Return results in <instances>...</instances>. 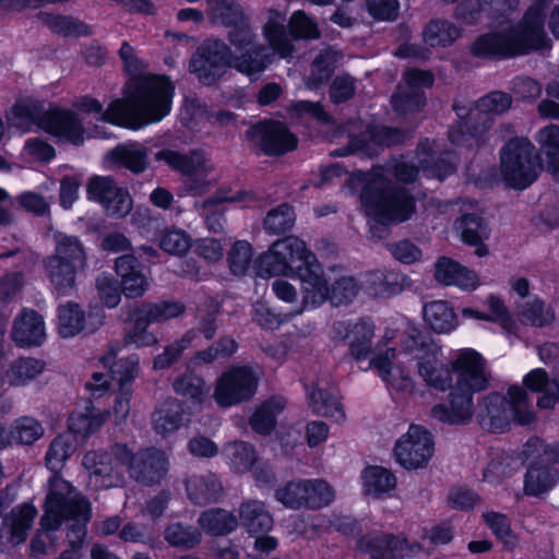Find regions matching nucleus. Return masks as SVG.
I'll return each mask as SVG.
<instances>
[{
	"label": "nucleus",
	"mask_w": 559,
	"mask_h": 559,
	"mask_svg": "<svg viewBox=\"0 0 559 559\" xmlns=\"http://www.w3.org/2000/svg\"><path fill=\"white\" fill-rule=\"evenodd\" d=\"M187 420L183 403L168 399L159 404L152 415L154 429L159 435H167L179 429Z\"/></svg>",
	"instance_id": "c85d7f7f"
},
{
	"label": "nucleus",
	"mask_w": 559,
	"mask_h": 559,
	"mask_svg": "<svg viewBox=\"0 0 559 559\" xmlns=\"http://www.w3.org/2000/svg\"><path fill=\"white\" fill-rule=\"evenodd\" d=\"M75 450L76 441L71 433H61L51 441L45 457L47 467L53 473L49 484L55 477L61 478L58 473Z\"/></svg>",
	"instance_id": "a19ab883"
},
{
	"label": "nucleus",
	"mask_w": 559,
	"mask_h": 559,
	"mask_svg": "<svg viewBox=\"0 0 559 559\" xmlns=\"http://www.w3.org/2000/svg\"><path fill=\"white\" fill-rule=\"evenodd\" d=\"M542 151L546 157L547 169L559 174V126L551 124L540 131Z\"/></svg>",
	"instance_id": "69168bd1"
},
{
	"label": "nucleus",
	"mask_w": 559,
	"mask_h": 559,
	"mask_svg": "<svg viewBox=\"0 0 559 559\" xmlns=\"http://www.w3.org/2000/svg\"><path fill=\"white\" fill-rule=\"evenodd\" d=\"M7 120L11 127L22 131L36 124L74 145H81L84 142V128L76 114L60 109L45 110L38 102L29 99L17 102L7 114Z\"/></svg>",
	"instance_id": "20e7f679"
},
{
	"label": "nucleus",
	"mask_w": 559,
	"mask_h": 559,
	"mask_svg": "<svg viewBox=\"0 0 559 559\" xmlns=\"http://www.w3.org/2000/svg\"><path fill=\"white\" fill-rule=\"evenodd\" d=\"M543 11L542 4L536 3L525 13L520 26L510 34L488 33L478 36L471 46V53L483 59H507L547 47Z\"/></svg>",
	"instance_id": "f03ea898"
},
{
	"label": "nucleus",
	"mask_w": 559,
	"mask_h": 559,
	"mask_svg": "<svg viewBox=\"0 0 559 559\" xmlns=\"http://www.w3.org/2000/svg\"><path fill=\"white\" fill-rule=\"evenodd\" d=\"M285 13L270 8L266 11V22L263 25V36L273 51L282 58L290 57L295 50L294 44L285 29Z\"/></svg>",
	"instance_id": "cd10ccee"
},
{
	"label": "nucleus",
	"mask_w": 559,
	"mask_h": 559,
	"mask_svg": "<svg viewBox=\"0 0 559 559\" xmlns=\"http://www.w3.org/2000/svg\"><path fill=\"white\" fill-rule=\"evenodd\" d=\"M231 49L221 39L204 41L190 59V71L204 85L214 84L230 67Z\"/></svg>",
	"instance_id": "9b49d317"
},
{
	"label": "nucleus",
	"mask_w": 559,
	"mask_h": 559,
	"mask_svg": "<svg viewBox=\"0 0 559 559\" xmlns=\"http://www.w3.org/2000/svg\"><path fill=\"white\" fill-rule=\"evenodd\" d=\"M198 524L206 534L224 536L234 532L239 521L234 513L225 509L212 508L200 514Z\"/></svg>",
	"instance_id": "e433bc0d"
},
{
	"label": "nucleus",
	"mask_w": 559,
	"mask_h": 559,
	"mask_svg": "<svg viewBox=\"0 0 559 559\" xmlns=\"http://www.w3.org/2000/svg\"><path fill=\"white\" fill-rule=\"evenodd\" d=\"M364 483L369 493L379 495L392 490L396 485V478L383 467L371 466L364 472Z\"/></svg>",
	"instance_id": "338daca9"
},
{
	"label": "nucleus",
	"mask_w": 559,
	"mask_h": 559,
	"mask_svg": "<svg viewBox=\"0 0 559 559\" xmlns=\"http://www.w3.org/2000/svg\"><path fill=\"white\" fill-rule=\"evenodd\" d=\"M258 380L249 367L230 368L217 379L213 397L221 407L240 404L254 395Z\"/></svg>",
	"instance_id": "f8f14e48"
},
{
	"label": "nucleus",
	"mask_w": 559,
	"mask_h": 559,
	"mask_svg": "<svg viewBox=\"0 0 559 559\" xmlns=\"http://www.w3.org/2000/svg\"><path fill=\"white\" fill-rule=\"evenodd\" d=\"M85 323L84 312L78 304L69 302L59 307L58 331L62 337H72L80 333Z\"/></svg>",
	"instance_id": "bf43d9fd"
},
{
	"label": "nucleus",
	"mask_w": 559,
	"mask_h": 559,
	"mask_svg": "<svg viewBox=\"0 0 559 559\" xmlns=\"http://www.w3.org/2000/svg\"><path fill=\"white\" fill-rule=\"evenodd\" d=\"M438 349L435 353H429L427 357L419 356L418 372L420 377L431 386L439 391L451 389L452 383V368H444L438 366L437 358Z\"/></svg>",
	"instance_id": "4c0bfd02"
},
{
	"label": "nucleus",
	"mask_w": 559,
	"mask_h": 559,
	"mask_svg": "<svg viewBox=\"0 0 559 559\" xmlns=\"http://www.w3.org/2000/svg\"><path fill=\"white\" fill-rule=\"evenodd\" d=\"M91 519L88 500L63 478L55 477L40 519L44 531H56L66 520H74L67 534L69 548L80 550L86 534L85 524Z\"/></svg>",
	"instance_id": "7ed1b4c3"
},
{
	"label": "nucleus",
	"mask_w": 559,
	"mask_h": 559,
	"mask_svg": "<svg viewBox=\"0 0 559 559\" xmlns=\"http://www.w3.org/2000/svg\"><path fill=\"white\" fill-rule=\"evenodd\" d=\"M507 408L510 419L519 425H530L535 421V414L528 394L524 388L512 385L508 391Z\"/></svg>",
	"instance_id": "49530a36"
},
{
	"label": "nucleus",
	"mask_w": 559,
	"mask_h": 559,
	"mask_svg": "<svg viewBox=\"0 0 559 559\" xmlns=\"http://www.w3.org/2000/svg\"><path fill=\"white\" fill-rule=\"evenodd\" d=\"M164 537L174 547L190 549L201 543L202 535L195 526L177 522L165 528Z\"/></svg>",
	"instance_id": "6e6d98bb"
},
{
	"label": "nucleus",
	"mask_w": 559,
	"mask_h": 559,
	"mask_svg": "<svg viewBox=\"0 0 559 559\" xmlns=\"http://www.w3.org/2000/svg\"><path fill=\"white\" fill-rule=\"evenodd\" d=\"M309 406L317 415L333 418L335 421H341L345 417L337 396L328 390L313 386L309 393Z\"/></svg>",
	"instance_id": "a18cd8bd"
},
{
	"label": "nucleus",
	"mask_w": 559,
	"mask_h": 559,
	"mask_svg": "<svg viewBox=\"0 0 559 559\" xmlns=\"http://www.w3.org/2000/svg\"><path fill=\"white\" fill-rule=\"evenodd\" d=\"M401 540L392 535L378 534L367 543L371 559H396Z\"/></svg>",
	"instance_id": "774afa93"
},
{
	"label": "nucleus",
	"mask_w": 559,
	"mask_h": 559,
	"mask_svg": "<svg viewBox=\"0 0 559 559\" xmlns=\"http://www.w3.org/2000/svg\"><path fill=\"white\" fill-rule=\"evenodd\" d=\"M112 455L118 462L128 466L132 479L145 486L158 484L168 471L165 453L154 447L131 453L126 444H115Z\"/></svg>",
	"instance_id": "9d476101"
},
{
	"label": "nucleus",
	"mask_w": 559,
	"mask_h": 559,
	"mask_svg": "<svg viewBox=\"0 0 559 559\" xmlns=\"http://www.w3.org/2000/svg\"><path fill=\"white\" fill-rule=\"evenodd\" d=\"M557 478V471L548 466H531L525 475L524 491L530 496H538L549 490Z\"/></svg>",
	"instance_id": "5fc2aeb1"
},
{
	"label": "nucleus",
	"mask_w": 559,
	"mask_h": 559,
	"mask_svg": "<svg viewBox=\"0 0 559 559\" xmlns=\"http://www.w3.org/2000/svg\"><path fill=\"white\" fill-rule=\"evenodd\" d=\"M359 285L354 276L344 275L336 278L329 286V301L332 306L340 307L350 304L358 295Z\"/></svg>",
	"instance_id": "e2e57ef3"
},
{
	"label": "nucleus",
	"mask_w": 559,
	"mask_h": 559,
	"mask_svg": "<svg viewBox=\"0 0 559 559\" xmlns=\"http://www.w3.org/2000/svg\"><path fill=\"white\" fill-rule=\"evenodd\" d=\"M314 255L297 237L288 236L272 243L257 260V274L261 277L297 275Z\"/></svg>",
	"instance_id": "0eeeda50"
},
{
	"label": "nucleus",
	"mask_w": 559,
	"mask_h": 559,
	"mask_svg": "<svg viewBox=\"0 0 559 559\" xmlns=\"http://www.w3.org/2000/svg\"><path fill=\"white\" fill-rule=\"evenodd\" d=\"M148 150L140 143L118 145L107 154L114 164L131 170L133 174L143 173L148 165Z\"/></svg>",
	"instance_id": "72a5a7b5"
},
{
	"label": "nucleus",
	"mask_w": 559,
	"mask_h": 559,
	"mask_svg": "<svg viewBox=\"0 0 559 559\" xmlns=\"http://www.w3.org/2000/svg\"><path fill=\"white\" fill-rule=\"evenodd\" d=\"M435 451L432 435L423 426L412 425L396 442V461L406 469L424 468Z\"/></svg>",
	"instance_id": "ddd939ff"
},
{
	"label": "nucleus",
	"mask_w": 559,
	"mask_h": 559,
	"mask_svg": "<svg viewBox=\"0 0 559 559\" xmlns=\"http://www.w3.org/2000/svg\"><path fill=\"white\" fill-rule=\"evenodd\" d=\"M435 277L441 284L455 285L466 290H473L479 285L475 272L447 257L438 259L435 266Z\"/></svg>",
	"instance_id": "bb28decb"
},
{
	"label": "nucleus",
	"mask_w": 559,
	"mask_h": 559,
	"mask_svg": "<svg viewBox=\"0 0 559 559\" xmlns=\"http://www.w3.org/2000/svg\"><path fill=\"white\" fill-rule=\"evenodd\" d=\"M53 239L55 251L50 255L83 272L87 265V257L82 241L76 236L63 233H56Z\"/></svg>",
	"instance_id": "7c9ffc66"
},
{
	"label": "nucleus",
	"mask_w": 559,
	"mask_h": 559,
	"mask_svg": "<svg viewBox=\"0 0 559 559\" xmlns=\"http://www.w3.org/2000/svg\"><path fill=\"white\" fill-rule=\"evenodd\" d=\"M403 80L391 96V104L397 115L405 117L425 106L424 88L432 85L433 76L429 71L409 69L405 71Z\"/></svg>",
	"instance_id": "4468645a"
},
{
	"label": "nucleus",
	"mask_w": 559,
	"mask_h": 559,
	"mask_svg": "<svg viewBox=\"0 0 559 559\" xmlns=\"http://www.w3.org/2000/svg\"><path fill=\"white\" fill-rule=\"evenodd\" d=\"M154 157L157 162H164L181 175V190L185 193L199 197L206 193L217 182L213 177L215 167L202 151L192 150L181 153L164 148L155 153Z\"/></svg>",
	"instance_id": "39448f33"
},
{
	"label": "nucleus",
	"mask_w": 559,
	"mask_h": 559,
	"mask_svg": "<svg viewBox=\"0 0 559 559\" xmlns=\"http://www.w3.org/2000/svg\"><path fill=\"white\" fill-rule=\"evenodd\" d=\"M43 265L55 292L58 295H68L75 287L76 274L81 271L73 265L61 262L56 257L48 255Z\"/></svg>",
	"instance_id": "f704fd0d"
},
{
	"label": "nucleus",
	"mask_w": 559,
	"mask_h": 559,
	"mask_svg": "<svg viewBox=\"0 0 559 559\" xmlns=\"http://www.w3.org/2000/svg\"><path fill=\"white\" fill-rule=\"evenodd\" d=\"M361 201L367 214L380 223L404 222L415 212L414 198L404 188L384 180L368 183Z\"/></svg>",
	"instance_id": "423d86ee"
},
{
	"label": "nucleus",
	"mask_w": 559,
	"mask_h": 559,
	"mask_svg": "<svg viewBox=\"0 0 559 559\" xmlns=\"http://www.w3.org/2000/svg\"><path fill=\"white\" fill-rule=\"evenodd\" d=\"M45 369V361L32 357L14 360L5 371V379L11 385H21L36 378Z\"/></svg>",
	"instance_id": "8fccbe9b"
},
{
	"label": "nucleus",
	"mask_w": 559,
	"mask_h": 559,
	"mask_svg": "<svg viewBox=\"0 0 559 559\" xmlns=\"http://www.w3.org/2000/svg\"><path fill=\"white\" fill-rule=\"evenodd\" d=\"M253 199L246 191H239L234 195H227L224 189L216 190L210 198L195 203V207L202 210V214L205 219L206 227L214 234H221L224 231L225 219V207L224 203H236Z\"/></svg>",
	"instance_id": "4be33fe9"
},
{
	"label": "nucleus",
	"mask_w": 559,
	"mask_h": 559,
	"mask_svg": "<svg viewBox=\"0 0 559 559\" xmlns=\"http://www.w3.org/2000/svg\"><path fill=\"white\" fill-rule=\"evenodd\" d=\"M493 122L492 116L475 105V108L467 112L465 120L459 121L450 129L449 139L456 145L473 146V142L478 143L479 139L491 129Z\"/></svg>",
	"instance_id": "412c9836"
},
{
	"label": "nucleus",
	"mask_w": 559,
	"mask_h": 559,
	"mask_svg": "<svg viewBox=\"0 0 559 559\" xmlns=\"http://www.w3.org/2000/svg\"><path fill=\"white\" fill-rule=\"evenodd\" d=\"M373 325L368 321L360 320L353 324L346 333L350 355L357 359H365L369 356L372 347Z\"/></svg>",
	"instance_id": "c03bdc74"
},
{
	"label": "nucleus",
	"mask_w": 559,
	"mask_h": 559,
	"mask_svg": "<svg viewBox=\"0 0 559 559\" xmlns=\"http://www.w3.org/2000/svg\"><path fill=\"white\" fill-rule=\"evenodd\" d=\"M477 420L481 428L487 431H504L510 425L507 397L496 392L485 396L478 406Z\"/></svg>",
	"instance_id": "b1692460"
},
{
	"label": "nucleus",
	"mask_w": 559,
	"mask_h": 559,
	"mask_svg": "<svg viewBox=\"0 0 559 559\" xmlns=\"http://www.w3.org/2000/svg\"><path fill=\"white\" fill-rule=\"evenodd\" d=\"M519 316L522 323L538 328L549 325L555 320L554 310L538 298L527 301Z\"/></svg>",
	"instance_id": "680f3d73"
},
{
	"label": "nucleus",
	"mask_w": 559,
	"mask_h": 559,
	"mask_svg": "<svg viewBox=\"0 0 559 559\" xmlns=\"http://www.w3.org/2000/svg\"><path fill=\"white\" fill-rule=\"evenodd\" d=\"M476 392L466 388L459 390L454 384L449 394V406L443 403L435 405L430 411L431 417L449 425L468 424L474 414L473 395Z\"/></svg>",
	"instance_id": "6ab92c4d"
},
{
	"label": "nucleus",
	"mask_w": 559,
	"mask_h": 559,
	"mask_svg": "<svg viewBox=\"0 0 559 559\" xmlns=\"http://www.w3.org/2000/svg\"><path fill=\"white\" fill-rule=\"evenodd\" d=\"M240 524L252 535L265 534L273 526V518L263 502L248 500L239 507Z\"/></svg>",
	"instance_id": "473e14b6"
},
{
	"label": "nucleus",
	"mask_w": 559,
	"mask_h": 559,
	"mask_svg": "<svg viewBox=\"0 0 559 559\" xmlns=\"http://www.w3.org/2000/svg\"><path fill=\"white\" fill-rule=\"evenodd\" d=\"M90 195L98 201L108 216L122 218L132 210V199L110 177H95L87 186Z\"/></svg>",
	"instance_id": "f3484780"
},
{
	"label": "nucleus",
	"mask_w": 559,
	"mask_h": 559,
	"mask_svg": "<svg viewBox=\"0 0 559 559\" xmlns=\"http://www.w3.org/2000/svg\"><path fill=\"white\" fill-rule=\"evenodd\" d=\"M294 209L283 203L267 212L263 227L271 235H280L290 230L295 224Z\"/></svg>",
	"instance_id": "13d9d810"
},
{
	"label": "nucleus",
	"mask_w": 559,
	"mask_h": 559,
	"mask_svg": "<svg viewBox=\"0 0 559 559\" xmlns=\"http://www.w3.org/2000/svg\"><path fill=\"white\" fill-rule=\"evenodd\" d=\"M107 420V415L91 411L87 414L76 413L69 418V432L74 437L86 438L97 431Z\"/></svg>",
	"instance_id": "4d7b16f0"
},
{
	"label": "nucleus",
	"mask_w": 559,
	"mask_h": 559,
	"mask_svg": "<svg viewBox=\"0 0 559 559\" xmlns=\"http://www.w3.org/2000/svg\"><path fill=\"white\" fill-rule=\"evenodd\" d=\"M500 162L503 179L512 188L525 189L537 178L538 156L527 139H511L501 150Z\"/></svg>",
	"instance_id": "6e6552de"
},
{
	"label": "nucleus",
	"mask_w": 559,
	"mask_h": 559,
	"mask_svg": "<svg viewBox=\"0 0 559 559\" xmlns=\"http://www.w3.org/2000/svg\"><path fill=\"white\" fill-rule=\"evenodd\" d=\"M194 337L195 330H190L181 338L166 346L164 352L154 358L153 368L155 370H163L176 364L181 358L185 349L191 345Z\"/></svg>",
	"instance_id": "0e129e2a"
},
{
	"label": "nucleus",
	"mask_w": 559,
	"mask_h": 559,
	"mask_svg": "<svg viewBox=\"0 0 559 559\" xmlns=\"http://www.w3.org/2000/svg\"><path fill=\"white\" fill-rule=\"evenodd\" d=\"M247 138L264 154L280 156L297 147V138L280 121H263L247 131Z\"/></svg>",
	"instance_id": "2eb2a0df"
},
{
	"label": "nucleus",
	"mask_w": 559,
	"mask_h": 559,
	"mask_svg": "<svg viewBox=\"0 0 559 559\" xmlns=\"http://www.w3.org/2000/svg\"><path fill=\"white\" fill-rule=\"evenodd\" d=\"M424 318L429 326L437 333H447L457 324V318L448 301L437 300L426 304Z\"/></svg>",
	"instance_id": "79ce46f5"
},
{
	"label": "nucleus",
	"mask_w": 559,
	"mask_h": 559,
	"mask_svg": "<svg viewBox=\"0 0 559 559\" xmlns=\"http://www.w3.org/2000/svg\"><path fill=\"white\" fill-rule=\"evenodd\" d=\"M209 13L215 21L231 27L248 19L236 0H206Z\"/></svg>",
	"instance_id": "3c124183"
},
{
	"label": "nucleus",
	"mask_w": 559,
	"mask_h": 559,
	"mask_svg": "<svg viewBox=\"0 0 559 559\" xmlns=\"http://www.w3.org/2000/svg\"><path fill=\"white\" fill-rule=\"evenodd\" d=\"M462 35L461 28L454 23L435 19L423 31L424 41L430 47H447L452 45Z\"/></svg>",
	"instance_id": "37998d69"
},
{
	"label": "nucleus",
	"mask_w": 559,
	"mask_h": 559,
	"mask_svg": "<svg viewBox=\"0 0 559 559\" xmlns=\"http://www.w3.org/2000/svg\"><path fill=\"white\" fill-rule=\"evenodd\" d=\"M173 390L186 399L201 403L209 393L204 379L191 370L177 377L173 382Z\"/></svg>",
	"instance_id": "09e8293b"
},
{
	"label": "nucleus",
	"mask_w": 559,
	"mask_h": 559,
	"mask_svg": "<svg viewBox=\"0 0 559 559\" xmlns=\"http://www.w3.org/2000/svg\"><path fill=\"white\" fill-rule=\"evenodd\" d=\"M36 514V509L25 503L13 509L3 519V525L9 526L10 542L12 544L19 545L26 540L27 532L31 530Z\"/></svg>",
	"instance_id": "ea45409f"
},
{
	"label": "nucleus",
	"mask_w": 559,
	"mask_h": 559,
	"mask_svg": "<svg viewBox=\"0 0 559 559\" xmlns=\"http://www.w3.org/2000/svg\"><path fill=\"white\" fill-rule=\"evenodd\" d=\"M185 306L176 301L141 304L134 307L131 317L133 325L124 333V346H153L157 344L156 336L147 330L151 323L176 318L185 312Z\"/></svg>",
	"instance_id": "1a4fd4ad"
},
{
	"label": "nucleus",
	"mask_w": 559,
	"mask_h": 559,
	"mask_svg": "<svg viewBox=\"0 0 559 559\" xmlns=\"http://www.w3.org/2000/svg\"><path fill=\"white\" fill-rule=\"evenodd\" d=\"M116 355V350L110 348L108 354L103 358V361L105 365L110 366L111 379L117 382L118 386H131V382L138 377L140 371L139 357L136 355H130L127 358L111 364Z\"/></svg>",
	"instance_id": "de8ad7c7"
},
{
	"label": "nucleus",
	"mask_w": 559,
	"mask_h": 559,
	"mask_svg": "<svg viewBox=\"0 0 559 559\" xmlns=\"http://www.w3.org/2000/svg\"><path fill=\"white\" fill-rule=\"evenodd\" d=\"M11 337L20 347L39 346L46 337L43 317L35 310L23 309L13 322Z\"/></svg>",
	"instance_id": "5701e85b"
},
{
	"label": "nucleus",
	"mask_w": 559,
	"mask_h": 559,
	"mask_svg": "<svg viewBox=\"0 0 559 559\" xmlns=\"http://www.w3.org/2000/svg\"><path fill=\"white\" fill-rule=\"evenodd\" d=\"M454 226L466 245L476 247L475 253L478 257L488 254V248L483 242L488 237V229L481 216L464 214L455 221Z\"/></svg>",
	"instance_id": "c756f323"
},
{
	"label": "nucleus",
	"mask_w": 559,
	"mask_h": 559,
	"mask_svg": "<svg viewBox=\"0 0 559 559\" xmlns=\"http://www.w3.org/2000/svg\"><path fill=\"white\" fill-rule=\"evenodd\" d=\"M301 283V302L298 312L305 308H316L324 301H329V285L324 277L321 265L314 261H310L297 274Z\"/></svg>",
	"instance_id": "aec40b11"
},
{
	"label": "nucleus",
	"mask_w": 559,
	"mask_h": 559,
	"mask_svg": "<svg viewBox=\"0 0 559 559\" xmlns=\"http://www.w3.org/2000/svg\"><path fill=\"white\" fill-rule=\"evenodd\" d=\"M452 372L456 376L455 383L459 390L469 389L483 391L489 385V374L483 356L471 348L460 350L450 364Z\"/></svg>",
	"instance_id": "dca6fc26"
},
{
	"label": "nucleus",
	"mask_w": 559,
	"mask_h": 559,
	"mask_svg": "<svg viewBox=\"0 0 559 559\" xmlns=\"http://www.w3.org/2000/svg\"><path fill=\"white\" fill-rule=\"evenodd\" d=\"M338 53L331 49L322 50L311 64V72L307 81L309 87L316 88L325 83L335 70Z\"/></svg>",
	"instance_id": "864d4df0"
},
{
	"label": "nucleus",
	"mask_w": 559,
	"mask_h": 559,
	"mask_svg": "<svg viewBox=\"0 0 559 559\" xmlns=\"http://www.w3.org/2000/svg\"><path fill=\"white\" fill-rule=\"evenodd\" d=\"M82 463L90 472V484L96 490L120 488L126 483L121 468L107 452H87Z\"/></svg>",
	"instance_id": "a211bd4d"
},
{
	"label": "nucleus",
	"mask_w": 559,
	"mask_h": 559,
	"mask_svg": "<svg viewBox=\"0 0 559 559\" xmlns=\"http://www.w3.org/2000/svg\"><path fill=\"white\" fill-rule=\"evenodd\" d=\"M189 499L199 506L217 502L224 493L218 477L212 473L193 474L186 479Z\"/></svg>",
	"instance_id": "a878e982"
},
{
	"label": "nucleus",
	"mask_w": 559,
	"mask_h": 559,
	"mask_svg": "<svg viewBox=\"0 0 559 559\" xmlns=\"http://www.w3.org/2000/svg\"><path fill=\"white\" fill-rule=\"evenodd\" d=\"M524 384L543 395L537 400L540 408H552L559 401V366L556 368V378L549 381L548 374L543 369H535L524 378Z\"/></svg>",
	"instance_id": "2f4dec72"
},
{
	"label": "nucleus",
	"mask_w": 559,
	"mask_h": 559,
	"mask_svg": "<svg viewBox=\"0 0 559 559\" xmlns=\"http://www.w3.org/2000/svg\"><path fill=\"white\" fill-rule=\"evenodd\" d=\"M173 86L163 76H145L141 79L133 92L124 99L112 100L103 111V105L95 98L84 96L75 107L85 112L100 114L99 120L129 129L158 121L170 110Z\"/></svg>",
	"instance_id": "f257e3e1"
},
{
	"label": "nucleus",
	"mask_w": 559,
	"mask_h": 559,
	"mask_svg": "<svg viewBox=\"0 0 559 559\" xmlns=\"http://www.w3.org/2000/svg\"><path fill=\"white\" fill-rule=\"evenodd\" d=\"M224 451L233 468L238 473L249 471L258 459L254 448L245 441L230 442Z\"/></svg>",
	"instance_id": "052dcab7"
},
{
	"label": "nucleus",
	"mask_w": 559,
	"mask_h": 559,
	"mask_svg": "<svg viewBox=\"0 0 559 559\" xmlns=\"http://www.w3.org/2000/svg\"><path fill=\"white\" fill-rule=\"evenodd\" d=\"M285 403L281 399H271L263 403L250 418V425L260 435H270L274 429L275 417L283 411Z\"/></svg>",
	"instance_id": "603ef678"
},
{
	"label": "nucleus",
	"mask_w": 559,
	"mask_h": 559,
	"mask_svg": "<svg viewBox=\"0 0 559 559\" xmlns=\"http://www.w3.org/2000/svg\"><path fill=\"white\" fill-rule=\"evenodd\" d=\"M36 16L38 21L47 26L51 32L64 37L88 36L92 34V28L90 25L72 16L48 12H39Z\"/></svg>",
	"instance_id": "58836bf2"
},
{
	"label": "nucleus",
	"mask_w": 559,
	"mask_h": 559,
	"mask_svg": "<svg viewBox=\"0 0 559 559\" xmlns=\"http://www.w3.org/2000/svg\"><path fill=\"white\" fill-rule=\"evenodd\" d=\"M116 272L121 277V290L127 298H139L148 288V281L143 274L142 264L132 254L116 259Z\"/></svg>",
	"instance_id": "393cba45"
},
{
	"label": "nucleus",
	"mask_w": 559,
	"mask_h": 559,
	"mask_svg": "<svg viewBox=\"0 0 559 559\" xmlns=\"http://www.w3.org/2000/svg\"><path fill=\"white\" fill-rule=\"evenodd\" d=\"M270 62L271 56L267 53L266 47L262 44L245 49L237 56L231 53L230 67L252 78L261 74Z\"/></svg>",
	"instance_id": "c9c22d12"
}]
</instances>
